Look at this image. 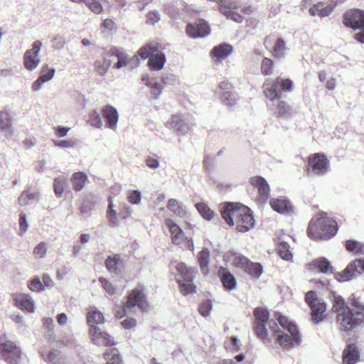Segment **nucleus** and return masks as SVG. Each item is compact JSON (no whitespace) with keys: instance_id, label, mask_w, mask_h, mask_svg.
I'll use <instances>...</instances> for the list:
<instances>
[{"instance_id":"obj_21","label":"nucleus","mask_w":364,"mask_h":364,"mask_svg":"<svg viewBox=\"0 0 364 364\" xmlns=\"http://www.w3.org/2000/svg\"><path fill=\"white\" fill-rule=\"evenodd\" d=\"M113 197L109 196L108 201H109V205H108V210H107V215L109 218L110 223L112 224V225H116L117 224V215H119L122 218H127L129 215V207H128L125 203H120L119 205L122 206L123 208L126 209V212H122L119 211L118 213L116 210H114V204L112 200Z\"/></svg>"},{"instance_id":"obj_10","label":"nucleus","mask_w":364,"mask_h":364,"mask_svg":"<svg viewBox=\"0 0 364 364\" xmlns=\"http://www.w3.org/2000/svg\"><path fill=\"white\" fill-rule=\"evenodd\" d=\"M330 171V164L327 157L320 153L309 156L307 172L310 175L324 176Z\"/></svg>"},{"instance_id":"obj_18","label":"nucleus","mask_w":364,"mask_h":364,"mask_svg":"<svg viewBox=\"0 0 364 364\" xmlns=\"http://www.w3.org/2000/svg\"><path fill=\"white\" fill-rule=\"evenodd\" d=\"M92 342L97 346H113L115 344L114 339L107 333L100 330L98 327H92L90 329Z\"/></svg>"},{"instance_id":"obj_15","label":"nucleus","mask_w":364,"mask_h":364,"mask_svg":"<svg viewBox=\"0 0 364 364\" xmlns=\"http://www.w3.org/2000/svg\"><path fill=\"white\" fill-rule=\"evenodd\" d=\"M210 28L205 21L199 19L194 23H188L186 26V33L193 38H204L209 35Z\"/></svg>"},{"instance_id":"obj_3","label":"nucleus","mask_w":364,"mask_h":364,"mask_svg":"<svg viewBox=\"0 0 364 364\" xmlns=\"http://www.w3.org/2000/svg\"><path fill=\"white\" fill-rule=\"evenodd\" d=\"M338 232V225L335 220L322 213L319 217L312 218L307 229V235L314 240H328Z\"/></svg>"},{"instance_id":"obj_26","label":"nucleus","mask_w":364,"mask_h":364,"mask_svg":"<svg viewBox=\"0 0 364 364\" xmlns=\"http://www.w3.org/2000/svg\"><path fill=\"white\" fill-rule=\"evenodd\" d=\"M270 205L272 209L279 213H289L292 211L290 201L282 198H272Z\"/></svg>"},{"instance_id":"obj_40","label":"nucleus","mask_w":364,"mask_h":364,"mask_svg":"<svg viewBox=\"0 0 364 364\" xmlns=\"http://www.w3.org/2000/svg\"><path fill=\"white\" fill-rule=\"evenodd\" d=\"M158 51V47L151 43L146 44L139 48L137 53L141 59L145 60L149 58L151 55H154Z\"/></svg>"},{"instance_id":"obj_58","label":"nucleus","mask_w":364,"mask_h":364,"mask_svg":"<svg viewBox=\"0 0 364 364\" xmlns=\"http://www.w3.org/2000/svg\"><path fill=\"white\" fill-rule=\"evenodd\" d=\"M213 305L211 303V301L206 300L204 302H203L200 306H199V312L203 316H207L209 315L211 309H212Z\"/></svg>"},{"instance_id":"obj_42","label":"nucleus","mask_w":364,"mask_h":364,"mask_svg":"<svg viewBox=\"0 0 364 364\" xmlns=\"http://www.w3.org/2000/svg\"><path fill=\"white\" fill-rule=\"evenodd\" d=\"M68 184V180L64 176H59L55 178L53 182V188L57 197H61L65 186Z\"/></svg>"},{"instance_id":"obj_63","label":"nucleus","mask_w":364,"mask_h":364,"mask_svg":"<svg viewBox=\"0 0 364 364\" xmlns=\"http://www.w3.org/2000/svg\"><path fill=\"white\" fill-rule=\"evenodd\" d=\"M146 164L151 169H156L159 167V161L156 156H149L146 159Z\"/></svg>"},{"instance_id":"obj_41","label":"nucleus","mask_w":364,"mask_h":364,"mask_svg":"<svg viewBox=\"0 0 364 364\" xmlns=\"http://www.w3.org/2000/svg\"><path fill=\"white\" fill-rule=\"evenodd\" d=\"M0 129L4 132L11 133V119L6 111L0 112Z\"/></svg>"},{"instance_id":"obj_48","label":"nucleus","mask_w":364,"mask_h":364,"mask_svg":"<svg viewBox=\"0 0 364 364\" xmlns=\"http://www.w3.org/2000/svg\"><path fill=\"white\" fill-rule=\"evenodd\" d=\"M43 359L50 364H60V353L58 350L50 351L48 353L43 351L41 353Z\"/></svg>"},{"instance_id":"obj_32","label":"nucleus","mask_w":364,"mask_h":364,"mask_svg":"<svg viewBox=\"0 0 364 364\" xmlns=\"http://www.w3.org/2000/svg\"><path fill=\"white\" fill-rule=\"evenodd\" d=\"M111 53L112 55H115L117 58V62L114 65V68L120 69L128 65V55L124 51V50L114 48L111 50Z\"/></svg>"},{"instance_id":"obj_24","label":"nucleus","mask_w":364,"mask_h":364,"mask_svg":"<svg viewBox=\"0 0 364 364\" xmlns=\"http://www.w3.org/2000/svg\"><path fill=\"white\" fill-rule=\"evenodd\" d=\"M16 305L18 308L29 313L35 311L33 301L26 294H16L14 297Z\"/></svg>"},{"instance_id":"obj_19","label":"nucleus","mask_w":364,"mask_h":364,"mask_svg":"<svg viewBox=\"0 0 364 364\" xmlns=\"http://www.w3.org/2000/svg\"><path fill=\"white\" fill-rule=\"evenodd\" d=\"M101 111L105 119L107 128L115 130L119 120V114L117 109L110 105H107L102 107Z\"/></svg>"},{"instance_id":"obj_22","label":"nucleus","mask_w":364,"mask_h":364,"mask_svg":"<svg viewBox=\"0 0 364 364\" xmlns=\"http://www.w3.org/2000/svg\"><path fill=\"white\" fill-rule=\"evenodd\" d=\"M232 85L228 82H221L219 84L218 93L220 95L221 100L228 105H233L235 97L231 92Z\"/></svg>"},{"instance_id":"obj_37","label":"nucleus","mask_w":364,"mask_h":364,"mask_svg":"<svg viewBox=\"0 0 364 364\" xmlns=\"http://www.w3.org/2000/svg\"><path fill=\"white\" fill-rule=\"evenodd\" d=\"M332 311L334 313H336V314L341 313L343 311V309L349 308V306L346 305L343 298L339 295H337L335 292L332 294Z\"/></svg>"},{"instance_id":"obj_55","label":"nucleus","mask_w":364,"mask_h":364,"mask_svg":"<svg viewBox=\"0 0 364 364\" xmlns=\"http://www.w3.org/2000/svg\"><path fill=\"white\" fill-rule=\"evenodd\" d=\"M103 289L109 295H114L117 291L116 287L104 277L99 278Z\"/></svg>"},{"instance_id":"obj_62","label":"nucleus","mask_w":364,"mask_h":364,"mask_svg":"<svg viewBox=\"0 0 364 364\" xmlns=\"http://www.w3.org/2000/svg\"><path fill=\"white\" fill-rule=\"evenodd\" d=\"M149 87L151 95L155 99H158L161 93V85L158 82H153L151 85H149Z\"/></svg>"},{"instance_id":"obj_4","label":"nucleus","mask_w":364,"mask_h":364,"mask_svg":"<svg viewBox=\"0 0 364 364\" xmlns=\"http://www.w3.org/2000/svg\"><path fill=\"white\" fill-rule=\"evenodd\" d=\"M336 323L341 331L349 333L355 328L364 326V311H354L350 307L343 309L336 314Z\"/></svg>"},{"instance_id":"obj_34","label":"nucleus","mask_w":364,"mask_h":364,"mask_svg":"<svg viewBox=\"0 0 364 364\" xmlns=\"http://www.w3.org/2000/svg\"><path fill=\"white\" fill-rule=\"evenodd\" d=\"M87 180V175L83 172H77L73 174L71 177V182L73 186V188L76 191H81Z\"/></svg>"},{"instance_id":"obj_36","label":"nucleus","mask_w":364,"mask_h":364,"mask_svg":"<svg viewBox=\"0 0 364 364\" xmlns=\"http://www.w3.org/2000/svg\"><path fill=\"white\" fill-rule=\"evenodd\" d=\"M210 261V252L208 249L202 250L198 255V262L202 271L208 274Z\"/></svg>"},{"instance_id":"obj_31","label":"nucleus","mask_w":364,"mask_h":364,"mask_svg":"<svg viewBox=\"0 0 364 364\" xmlns=\"http://www.w3.org/2000/svg\"><path fill=\"white\" fill-rule=\"evenodd\" d=\"M233 50L231 45L228 43H221L213 48L212 55L216 60H223L229 56Z\"/></svg>"},{"instance_id":"obj_56","label":"nucleus","mask_w":364,"mask_h":364,"mask_svg":"<svg viewBox=\"0 0 364 364\" xmlns=\"http://www.w3.org/2000/svg\"><path fill=\"white\" fill-rule=\"evenodd\" d=\"M127 200L132 204H139L141 200V195L139 191H129L127 193Z\"/></svg>"},{"instance_id":"obj_38","label":"nucleus","mask_w":364,"mask_h":364,"mask_svg":"<svg viewBox=\"0 0 364 364\" xmlns=\"http://www.w3.org/2000/svg\"><path fill=\"white\" fill-rule=\"evenodd\" d=\"M195 206L198 213L204 219L207 220H211L213 218L215 213L206 203L203 202L197 203Z\"/></svg>"},{"instance_id":"obj_14","label":"nucleus","mask_w":364,"mask_h":364,"mask_svg":"<svg viewBox=\"0 0 364 364\" xmlns=\"http://www.w3.org/2000/svg\"><path fill=\"white\" fill-rule=\"evenodd\" d=\"M267 108L272 114L277 117L288 118L293 116L291 106L287 102L282 100L281 97L272 102H268Z\"/></svg>"},{"instance_id":"obj_13","label":"nucleus","mask_w":364,"mask_h":364,"mask_svg":"<svg viewBox=\"0 0 364 364\" xmlns=\"http://www.w3.org/2000/svg\"><path fill=\"white\" fill-rule=\"evenodd\" d=\"M166 126L171 129L175 130L178 134H186L192 127L186 117L181 114H176L171 116V119L166 123Z\"/></svg>"},{"instance_id":"obj_1","label":"nucleus","mask_w":364,"mask_h":364,"mask_svg":"<svg viewBox=\"0 0 364 364\" xmlns=\"http://www.w3.org/2000/svg\"><path fill=\"white\" fill-rule=\"evenodd\" d=\"M255 316L254 331L256 336L262 341L267 339V325L281 346L291 348L301 343V336L297 326L286 317L277 313L276 316L282 329L273 321H269V313L267 309L257 307L253 311Z\"/></svg>"},{"instance_id":"obj_43","label":"nucleus","mask_w":364,"mask_h":364,"mask_svg":"<svg viewBox=\"0 0 364 364\" xmlns=\"http://www.w3.org/2000/svg\"><path fill=\"white\" fill-rule=\"evenodd\" d=\"M278 254L282 259L286 261H290L292 259V253L289 250V245L287 242H282L277 247Z\"/></svg>"},{"instance_id":"obj_7","label":"nucleus","mask_w":364,"mask_h":364,"mask_svg":"<svg viewBox=\"0 0 364 364\" xmlns=\"http://www.w3.org/2000/svg\"><path fill=\"white\" fill-rule=\"evenodd\" d=\"M176 268L182 279V280L178 279L181 292L183 295L195 292L196 287L193 284V281L197 273V269L187 267L184 263H178Z\"/></svg>"},{"instance_id":"obj_5","label":"nucleus","mask_w":364,"mask_h":364,"mask_svg":"<svg viewBox=\"0 0 364 364\" xmlns=\"http://www.w3.org/2000/svg\"><path fill=\"white\" fill-rule=\"evenodd\" d=\"M21 349L6 335L0 337V359L8 364H18L21 359Z\"/></svg>"},{"instance_id":"obj_28","label":"nucleus","mask_w":364,"mask_h":364,"mask_svg":"<svg viewBox=\"0 0 364 364\" xmlns=\"http://www.w3.org/2000/svg\"><path fill=\"white\" fill-rule=\"evenodd\" d=\"M122 266L121 256L118 254L109 255L105 260V267L111 274H118L119 268Z\"/></svg>"},{"instance_id":"obj_53","label":"nucleus","mask_w":364,"mask_h":364,"mask_svg":"<svg viewBox=\"0 0 364 364\" xmlns=\"http://www.w3.org/2000/svg\"><path fill=\"white\" fill-rule=\"evenodd\" d=\"M273 61L267 58H264L261 63V72L264 75H270L272 73Z\"/></svg>"},{"instance_id":"obj_44","label":"nucleus","mask_w":364,"mask_h":364,"mask_svg":"<svg viewBox=\"0 0 364 364\" xmlns=\"http://www.w3.org/2000/svg\"><path fill=\"white\" fill-rule=\"evenodd\" d=\"M55 73V68H50L48 64H44L41 67L39 77L47 82L53 79Z\"/></svg>"},{"instance_id":"obj_54","label":"nucleus","mask_w":364,"mask_h":364,"mask_svg":"<svg viewBox=\"0 0 364 364\" xmlns=\"http://www.w3.org/2000/svg\"><path fill=\"white\" fill-rule=\"evenodd\" d=\"M28 287L32 291L40 292L44 291V286L39 277H35L28 284Z\"/></svg>"},{"instance_id":"obj_6","label":"nucleus","mask_w":364,"mask_h":364,"mask_svg":"<svg viewBox=\"0 0 364 364\" xmlns=\"http://www.w3.org/2000/svg\"><path fill=\"white\" fill-rule=\"evenodd\" d=\"M134 306H138L141 311H146L148 306L143 289H135L128 296L127 302L124 306H115V316L122 318L125 316L128 310Z\"/></svg>"},{"instance_id":"obj_33","label":"nucleus","mask_w":364,"mask_h":364,"mask_svg":"<svg viewBox=\"0 0 364 364\" xmlns=\"http://www.w3.org/2000/svg\"><path fill=\"white\" fill-rule=\"evenodd\" d=\"M87 321L90 328L97 327V324H102L105 321V317L102 312L97 309L90 310L87 315Z\"/></svg>"},{"instance_id":"obj_60","label":"nucleus","mask_w":364,"mask_h":364,"mask_svg":"<svg viewBox=\"0 0 364 364\" xmlns=\"http://www.w3.org/2000/svg\"><path fill=\"white\" fill-rule=\"evenodd\" d=\"M28 228V224L26 219V215L24 213H22L20 215V220H19V230L20 235H23L26 232Z\"/></svg>"},{"instance_id":"obj_49","label":"nucleus","mask_w":364,"mask_h":364,"mask_svg":"<svg viewBox=\"0 0 364 364\" xmlns=\"http://www.w3.org/2000/svg\"><path fill=\"white\" fill-rule=\"evenodd\" d=\"M50 42L51 48L53 50H60L64 48L66 40L63 34H56L52 38Z\"/></svg>"},{"instance_id":"obj_30","label":"nucleus","mask_w":364,"mask_h":364,"mask_svg":"<svg viewBox=\"0 0 364 364\" xmlns=\"http://www.w3.org/2000/svg\"><path fill=\"white\" fill-rule=\"evenodd\" d=\"M333 6L332 5L319 2L311 6L309 11L311 16L318 15L321 17H325L328 16L333 11Z\"/></svg>"},{"instance_id":"obj_47","label":"nucleus","mask_w":364,"mask_h":364,"mask_svg":"<svg viewBox=\"0 0 364 364\" xmlns=\"http://www.w3.org/2000/svg\"><path fill=\"white\" fill-rule=\"evenodd\" d=\"M36 193H31L28 191H24L18 197V202L20 205L24 206L29 203L30 201L36 200L37 198Z\"/></svg>"},{"instance_id":"obj_2","label":"nucleus","mask_w":364,"mask_h":364,"mask_svg":"<svg viewBox=\"0 0 364 364\" xmlns=\"http://www.w3.org/2000/svg\"><path fill=\"white\" fill-rule=\"evenodd\" d=\"M222 218L230 226L236 225L241 232L249 231L255 225V220L248 207L240 203H228L220 208Z\"/></svg>"},{"instance_id":"obj_29","label":"nucleus","mask_w":364,"mask_h":364,"mask_svg":"<svg viewBox=\"0 0 364 364\" xmlns=\"http://www.w3.org/2000/svg\"><path fill=\"white\" fill-rule=\"evenodd\" d=\"M219 276L224 288L228 291L234 289L236 287L235 277L226 269L221 268L219 270Z\"/></svg>"},{"instance_id":"obj_57","label":"nucleus","mask_w":364,"mask_h":364,"mask_svg":"<svg viewBox=\"0 0 364 364\" xmlns=\"http://www.w3.org/2000/svg\"><path fill=\"white\" fill-rule=\"evenodd\" d=\"M250 262V261L248 259L247 257L242 256V255H238L234 258L235 265L237 267L240 268L244 271L247 268Z\"/></svg>"},{"instance_id":"obj_16","label":"nucleus","mask_w":364,"mask_h":364,"mask_svg":"<svg viewBox=\"0 0 364 364\" xmlns=\"http://www.w3.org/2000/svg\"><path fill=\"white\" fill-rule=\"evenodd\" d=\"M250 182L258 191V200L266 203L270 196V188L267 181L262 176H253Z\"/></svg>"},{"instance_id":"obj_51","label":"nucleus","mask_w":364,"mask_h":364,"mask_svg":"<svg viewBox=\"0 0 364 364\" xmlns=\"http://www.w3.org/2000/svg\"><path fill=\"white\" fill-rule=\"evenodd\" d=\"M47 252V245L45 242H41L33 249V255L36 259H43Z\"/></svg>"},{"instance_id":"obj_9","label":"nucleus","mask_w":364,"mask_h":364,"mask_svg":"<svg viewBox=\"0 0 364 364\" xmlns=\"http://www.w3.org/2000/svg\"><path fill=\"white\" fill-rule=\"evenodd\" d=\"M305 301L311 309L312 322L318 324L326 316V304L317 298L314 291H309L306 294Z\"/></svg>"},{"instance_id":"obj_27","label":"nucleus","mask_w":364,"mask_h":364,"mask_svg":"<svg viewBox=\"0 0 364 364\" xmlns=\"http://www.w3.org/2000/svg\"><path fill=\"white\" fill-rule=\"evenodd\" d=\"M166 60L165 54L161 51H157L156 53L150 56L148 65L151 70L159 71L164 68Z\"/></svg>"},{"instance_id":"obj_46","label":"nucleus","mask_w":364,"mask_h":364,"mask_svg":"<svg viewBox=\"0 0 364 364\" xmlns=\"http://www.w3.org/2000/svg\"><path fill=\"white\" fill-rule=\"evenodd\" d=\"M245 272L252 277L258 278L262 274L263 269L260 264L250 262Z\"/></svg>"},{"instance_id":"obj_64","label":"nucleus","mask_w":364,"mask_h":364,"mask_svg":"<svg viewBox=\"0 0 364 364\" xmlns=\"http://www.w3.org/2000/svg\"><path fill=\"white\" fill-rule=\"evenodd\" d=\"M161 81L164 85H173L176 82V77L173 74L167 73L162 75Z\"/></svg>"},{"instance_id":"obj_20","label":"nucleus","mask_w":364,"mask_h":364,"mask_svg":"<svg viewBox=\"0 0 364 364\" xmlns=\"http://www.w3.org/2000/svg\"><path fill=\"white\" fill-rule=\"evenodd\" d=\"M359 361L360 354L356 345H347L343 352V364H356Z\"/></svg>"},{"instance_id":"obj_39","label":"nucleus","mask_w":364,"mask_h":364,"mask_svg":"<svg viewBox=\"0 0 364 364\" xmlns=\"http://www.w3.org/2000/svg\"><path fill=\"white\" fill-rule=\"evenodd\" d=\"M287 50L285 41L279 38L275 42L272 54L277 58H282L284 57Z\"/></svg>"},{"instance_id":"obj_25","label":"nucleus","mask_w":364,"mask_h":364,"mask_svg":"<svg viewBox=\"0 0 364 364\" xmlns=\"http://www.w3.org/2000/svg\"><path fill=\"white\" fill-rule=\"evenodd\" d=\"M309 269H318L323 274L333 273V267L326 257H319L309 264Z\"/></svg>"},{"instance_id":"obj_8","label":"nucleus","mask_w":364,"mask_h":364,"mask_svg":"<svg viewBox=\"0 0 364 364\" xmlns=\"http://www.w3.org/2000/svg\"><path fill=\"white\" fill-rule=\"evenodd\" d=\"M343 23L346 26L360 31L355 35V38L364 43V11L360 9L350 10L344 14Z\"/></svg>"},{"instance_id":"obj_23","label":"nucleus","mask_w":364,"mask_h":364,"mask_svg":"<svg viewBox=\"0 0 364 364\" xmlns=\"http://www.w3.org/2000/svg\"><path fill=\"white\" fill-rule=\"evenodd\" d=\"M165 225L171 232L172 243L176 245H180L183 237V232L181 228L171 219L166 220Z\"/></svg>"},{"instance_id":"obj_59","label":"nucleus","mask_w":364,"mask_h":364,"mask_svg":"<svg viewBox=\"0 0 364 364\" xmlns=\"http://www.w3.org/2000/svg\"><path fill=\"white\" fill-rule=\"evenodd\" d=\"M146 23L148 24H154L159 21L160 20V14L159 11L154 10L149 11L146 15Z\"/></svg>"},{"instance_id":"obj_52","label":"nucleus","mask_w":364,"mask_h":364,"mask_svg":"<svg viewBox=\"0 0 364 364\" xmlns=\"http://www.w3.org/2000/svg\"><path fill=\"white\" fill-rule=\"evenodd\" d=\"M89 123L92 127L95 128H101L102 127V121L100 114L93 110L89 116Z\"/></svg>"},{"instance_id":"obj_45","label":"nucleus","mask_w":364,"mask_h":364,"mask_svg":"<svg viewBox=\"0 0 364 364\" xmlns=\"http://www.w3.org/2000/svg\"><path fill=\"white\" fill-rule=\"evenodd\" d=\"M110 65V60L105 58L103 60H97L94 63L97 73L101 76H104L107 73Z\"/></svg>"},{"instance_id":"obj_12","label":"nucleus","mask_w":364,"mask_h":364,"mask_svg":"<svg viewBox=\"0 0 364 364\" xmlns=\"http://www.w3.org/2000/svg\"><path fill=\"white\" fill-rule=\"evenodd\" d=\"M362 274H364V259H358L350 262L343 272L336 273L335 277L338 282H345Z\"/></svg>"},{"instance_id":"obj_61","label":"nucleus","mask_w":364,"mask_h":364,"mask_svg":"<svg viewBox=\"0 0 364 364\" xmlns=\"http://www.w3.org/2000/svg\"><path fill=\"white\" fill-rule=\"evenodd\" d=\"M55 146L64 149L72 148L75 146V143L73 140H53Z\"/></svg>"},{"instance_id":"obj_17","label":"nucleus","mask_w":364,"mask_h":364,"mask_svg":"<svg viewBox=\"0 0 364 364\" xmlns=\"http://www.w3.org/2000/svg\"><path fill=\"white\" fill-rule=\"evenodd\" d=\"M263 93L269 102H272L281 97V92L279 90V79L274 80L268 78L265 80L262 86Z\"/></svg>"},{"instance_id":"obj_50","label":"nucleus","mask_w":364,"mask_h":364,"mask_svg":"<svg viewBox=\"0 0 364 364\" xmlns=\"http://www.w3.org/2000/svg\"><path fill=\"white\" fill-rule=\"evenodd\" d=\"M83 3L95 14H100L104 10L99 0H85Z\"/></svg>"},{"instance_id":"obj_35","label":"nucleus","mask_w":364,"mask_h":364,"mask_svg":"<svg viewBox=\"0 0 364 364\" xmlns=\"http://www.w3.org/2000/svg\"><path fill=\"white\" fill-rule=\"evenodd\" d=\"M107 364H122V360L117 348H109L104 354Z\"/></svg>"},{"instance_id":"obj_11","label":"nucleus","mask_w":364,"mask_h":364,"mask_svg":"<svg viewBox=\"0 0 364 364\" xmlns=\"http://www.w3.org/2000/svg\"><path fill=\"white\" fill-rule=\"evenodd\" d=\"M31 46L32 48L28 49L23 56V66L28 71L34 70L41 63L40 52L43 47V43L36 40Z\"/></svg>"}]
</instances>
